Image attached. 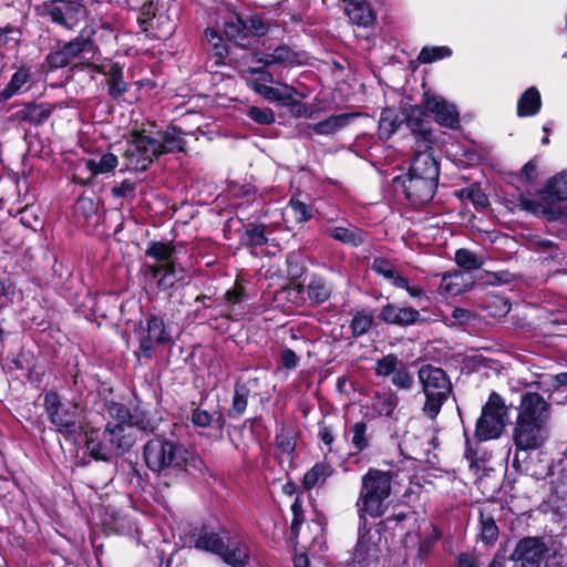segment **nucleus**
<instances>
[{
	"label": "nucleus",
	"instance_id": "nucleus-1",
	"mask_svg": "<svg viewBox=\"0 0 567 567\" xmlns=\"http://www.w3.org/2000/svg\"><path fill=\"white\" fill-rule=\"evenodd\" d=\"M440 178V164L430 152H416L406 173L395 176L392 184L401 189L409 204L420 209L434 198Z\"/></svg>",
	"mask_w": 567,
	"mask_h": 567
},
{
	"label": "nucleus",
	"instance_id": "nucleus-2",
	"mask_svg": "<svg viewBox=\"0 0 567 567\" xmlns=\"http://www.w3.org/2000/svg\"><path fill=\"white\" fill-rule=\"evenodd\" d=\"M143 460L146 467L159 476L167 473H187L188 467L200 470L202 458L195 456L179 440L157 434L143 446Z\"/></svg>",
	"mask_w": 567,
	"mask_h": 567
},
{
	"label": "nucleus",
	"instance_id": "nucleus-3",
	"mask_svg": "<svg viewBox=\"0 0 567 567\" xmlns=\"http://www.w3.org/2000/svg\"><path fill=\"white\" fill-rule=\"evenodd\" d=\"M398 472L369 467L361 476V484L355 501L359 520L377 519L389 509L388 499L392 494V485Z\"/></svg>",
	"mask_w": 567,
	"mask_h": 567
},
{
	"label": "nucleus",
	"instance_id": "nucleus-4",
	"mask_svg": "<svg viewBox=\"0 0 567 567\" xmlns=\"http://www.w3.org/2000/svg\"><path fill=\"white\" fill-rule=\"evenodd\" d=\"M96 32V25L87 23L80 30L76 37L70 40H54L44 56L43 66L45 70L48 72H56L65 68H70L72 71L79 70L81 62L78 63V59H82L86 54H91V58H94L100 53V47L94 40Z\"/></svg>",
	"mask_w": 567,
	"mask_h": 567
},
{
	"label": "nucleus",
	"instance_id": "nucleus-5",
	"mask_svg": "<svg viewBox=\"0 0 567 567\" xmlns=\"http://www.w3.org/2000/svg\"><path fill=\"white\" fill-rule=\"evenodd\" d=\"M417 377L425 395L422 411L429 419L435 420L452 393L450 378L442 368L432 364H423Z\"/></svg>",
	"mask_w": 567,
	"mask_h": 567
},
{
	"label": "nucleus",
	"instance_id": "nucleus-6",
	"mask_svg": "<svg viewBox=\"0 0 567 567\" xmlns=\"http://www.w3.org/2000/svg\"><path fill=\"white\" fill-rule=\"evenodd\" d=\"M515 453L512 466L519 473H528L529 452L539 450L547 440L546 424L517 420L513 427Z\"/></svg>",
	"mask_w": 567,
	"mask_h": 567
},
{
	"label": "nucleus",
	"instance_id": "nucleus-7",
	"mask_svg": "<svg viewBox=\"0 0 567 567\" xmlns=\"http://www.w3.org/2000/svg\"><path fill=\"white\" fill-rule=\"evenodd\" d=\"M509 406L504 398L492 391L483 404L481 414L475 423L474 439L478 441L498 440L508 423Z\"/></svg>",
	"mask_w": 567,
	"mask_h": 567
},
{
	"label": "nucleus",
	"instance_id": "nucleus-8",
	"mask_svg": "<svg viewBox=\"0 0 567 567\" xmlns=\"http://www.w3.org/2000/svg\"><path fill=\"white\" fill-rule=\"evenodd\" d=\"M37 12L52 24L68 31L75 30L89 16L83 0H47L37 8Z\"/></svg>",
	"mask_w": 567,
	"mask_h": 567
},
{
	"label": "nucleus",
	"instance_id": "nucleus-9",
	"mask_svg": "<svg viewBox=\"0 0 567 567\" xmlns=\"http://www.w3.org/2000/svg\"><path fill=\"white\" fill-rule=\"evenodd\" d=\"M138 339V349L136 355H141L146 360L155 357L156 347L172 346L174 340L167 330L164 317L157 313L145 315L144 320L138 323L136 330Z\"/></svg>",
	"mask_w": 567,
	"mask_h": 567
},
{
	"label": "nucleus",
	"instance_id": "nucleus-10",
	"mask_svg": "<svg viewBox=\"0 0 567 567\" xmlns=\"http://www.w3.org/2000/svg\"><path fill=\"white\" fill-rule=\"evenodd\" d=\"M43 406L51 425L66 439L79 432L81 426L76 404H62L60 394L55 390H49L43 395Z\"/></svg>",
	"mask_w": 567,
	"mask_h": 567
},
{
	"label": "nucleus",
	"instance_id": "nucleus-11",
	"mask_svg": "<svg viewBox=\"0 0 567 567\" xmlns=\"http://www.w3.org/2000/svg\"><path fill=\"white\" fill-rule=\"evenodd\" d=\"M513 567H561L557 557L548 556V548L542 537L520 538L511 556Z\"/></svg>",
	"mask_w": 567,
	"mask_h": 567
},
{
	"label": "nucleus",
	"instance_id": "nucleus-12",
	"mask_svg": "<svg viewBox=\"0 0 567 567\" xmlns=\"http://www.w3.org/2000/svg\"><path fill=\"white\" fill-rule=\"evenodd\" d=\"M125 168L120 172H145L151 165L159 158L155 138L145 135L143 132H134L132 140L127 142V147L123 154Z\"/></svg>",
	"mask_w": 567,
	"mask_h": 567
},
{
	"label": "nucleus",
	"instance_id": "nucleus-13",
	"mask_svg": "<svg viewBox=\"0 0 567 567\" xmlns=\"http://www.w3.org/2000/svg\"><path fill=\"white\" fill-rule=\"evenodd\" d=\"M186 539L190 547L217 556L230 540V532L220 523H202L186 534Z\"/></svg>",
	"mask_w": 567,
	"mask_h": 567
},
{
	"label": "nucleus",
	"instance_id": "nucleus-14",
	"mask_svg": "<svg viewBox=\"0 0 567 567\" xmlns=\"http://www.w3.org/2000/svg\"><path fill=\"white\" fill-rule=\"evenodd\" d=\"M254 61L265 66L295 68L308 64L309 55L303 50H293L288 44H279L276 48L265 47L254 53Z\"/></svg>",
	"mask_w": 567,
	"mask_h": 567
},
{
	"label": "nucleus",
	"instance_id": "nucleus-15",
	"mask_svg": "<svg viewBox=\"0 0 567 567\" xmlns=\"http://www.w3.org/2000/svg\"><path fill=\"white\" fill-rule=\"evenodd\" d=\"M423 106L440 126L449 130H458L461 127V117L456 105L450 103L442 95L425 91L423 93Z\"/></svg>",
	"mask_w": 567,
	"mask_h": 567
},
{
	"label": "nucleus",
	"instance_id": "nucleus-16",
	"mask_svg": "<svg viewBox=\"0 0 567 567\" xmlns=\"http://www.w3.org/2000/svg\"><path fill=\"white\" fill-rule=\"evenodd\" d=\"M371 532L368 520H359V536L352 555L354 567H379L380 547L372 540Z\"/></svg>",
	"mask_w": 567,
	"mask_h": 567
},
{
	"label": "nucleus",
	"instance_id": "nucleus-17",
	"mask_svg": "<svg viewBox=\"0 0 567 567\" xmlns=\"http://www.w3.org/2000/svg\"><path fill=\"white\" fill-rule=\"evenodd\" d=\"M403 114V122H405L412 134L420 137L426 150H432L435 138L432 128L429 126V121L426 120L430 115L423 106V99L420 104L405 106Z\"/></svg>",
	"mask_w": 567,
	"mask_h": 567
},
{
	"label": "nucleus",
	"instance_id": "nucleus-18",
	"mask_svg": "<svg viewBox=\"0 0 567 567\" xmlns=\"http://www.w3.org/2000/svg\"><path fill=\"white\" fill-rule=\"evenodd\" d=\"M550 405L538 392H524L520 396L517 420L544 423L549 420Z\"/></svg>",
	"mask_w": 567,
	"mask_h": 567
},
{
	"label": "nucleus",
	"instance_id": "nucleus-19",
	"mask_svg": "<svg viewBox=\"0 0 567 567\" xmlns=\"http://www.w3.org/2000/svg\"><path fill=\"white\" fill-rule=\"evenodd\" d=\"M378 318L385 324L400 328H408L425 321L417 309L408 306H399L392 302H388L381 307Z\"/></svg>",
	"mask_w": 567,
	"mask_h": 567
},
{
	"label": "nucleus",
	"instance_id": "nucleus-20",
	"mask_svg": "<svg viewBox=\"0 0 567 567\" xmlns=\"http://www.w3.org/2000/svg\"><path fill=\"white\" fill-rule=\"evenodd\" d=\"M33 84L32 69L22 64L16 69L6 86L0 90V104L28 92Z\"/></svg>",
	"mask_w": 567,
	"mask_h": 567
},
{
	"label": "nucleus",
	"instance_id": "nucleus-21",
	"mask_svg": "<svg viewBox=\"0 0 567 567\" xmlns=\"http://www.w3.org/2000/svg\"><path fill=\"white\" fill-rule=\"evenodd\" d=\"M256 385V378H249L247 380L238 378L235 381L231 405L227 410V416L229 419L238 420L244 415L248 406V400L251 396V390Z\"/></svg>",
	"mask_w": 567,
	"mask_h": 567
},
{
	"label": "nucleus",
	"instance_id": "nucleus-22",
	"mask_svg": "<svg viewBox=\"0 0 567 567\" xmlns=\"http://www.w3.org/2000/svg\"><path fill=\"white\" fill-rule=\"evenodd\" d=\"M103 435L120 454L128 452L136 442V436L128 424H112L109 422Z\"/></svg>",
	"mask_w": 567,
	"mask_h": 567
},
{
	"label": "nucleus",
	"instance_id": "nucleus-23",
	"mask_svg": "<svg viewBox=\"0 0 567 567\" xmlns=\"http://www.w3.org/2000/svg\"><path fill=\"white\" fill-rule=\"evenodd\" d=\"M465 436V450H464V458L468 464V470L477 475L481 471H484L486 464L489 462L492 455L485 447L482 446V443L485 441H478L477 439H470L466 431H464Z\"/></svg>",
	"mask_w": 567,
	"mask_h": 567
},
{
	"label": "nucleus",
	"instance_id": "nucleus-24",
	"mask_svg": "<svg viewBox=\"0 0 567 567\" xmlns=\"http://www.w3.org/2000/svg\"><path fill=\"white\" fill-rule=\"evenodd\" d=\"M182 127L171 124L162 134V140L155 138V147L159 157L169 153H186V141Z\"/></svg>",
	"mask_w": 567,
	"mask_h": 567
},
{
	"label": "nucleus",
	"instance_id": "nucleus-25",
	"mask_svg": "<svg viewBox=\"0 0 567 567\" xmlns=\"http://www.w3.org/2000/svg\"><path fill=\"white\" fill-rule=\"evenodd\" d=\"M538 195L543 202L553 205L567 200V174H555L546 182L544 188L538 190Z\"/></svg>",
	"mask_w": 567,
	"mask_h": 567
},
{
	"label": "nucleus",
	"instance_id": "nucleus-26",
	"mask_svg": "<svg viewBox=\"0 0 567 567\" xmlns=\"http://www.w3.org/2000/svg\"><path fill=\"white\" fill-rule=\"evenodd\" d=\"M286 277L298 293L305 291V285L299 279L306 274V258L300 250H292L286 255Z\"/></svg>",
	"mask_w": 567,
	"mask_h": 567
},
{
	"label": "nucleus",
	"instance_id": "nucleus-27",
	"mask_svg": "<svg viewBox=\"0 0 567 567\" xmlns=\"http://www.w3.org/2000/svg\"><path fill=\"white\" fill-rule=\"evenodd\" d=\"M344 2V12L350 21L358 27H371L377 16L365 0H342Z\"/></svg>",
	"mask_w": 567,
	"mask_h": 567
},
{
	"label": "nucleus",
	"instance_id": "nucleus-28",
	"mask_svg": "<svg viewBox=\"0 0 567 567\" xmlns=\"http://www.w3.org/2000/svg\"><path fill=\"white\" fill-rule=\"evenodd\" d=\"M360 115V112L332 114L318 123L311 124L310 128L317 135H331L350 125Z\"/></svg>",
	"mask_w": 567,
	"mask_h": 567
},
{
	"label": "nucleus",
	"instance_id": "nucleus-29",
	"mask_svg": "<svg viewBox=\"0 0 567 567\" xmlns=\"http://www.w3.org/2000/svg\"><path fill=\"white\" fill-rule=\"evenodd\" d=\"M53 105L37 104L34 102L25 104L22 109L14 113L16 120L24 122L30 125H43L52 115Z\"/></svg>",
	"mask_w": 567,
	"mask_h": 567
},
{
	"label": "nucleus",
	"instance_id": "nucleus-30",
	"mask_svg": "<svg viewBox=\"0 0 567 567\" xmlns=\"http://www.w3.org/2000/svg\"><path fill=\"white\" fill-rule=\"evenodd\" d=\"M520 206L535 216L544 217L547 221H557L565 216L564 209L558 205L547 204L540 199H528L520 196Z\"/></svg>",
	"mask_w": 567,
	"mask_h": 567
},
{
	"label": "nucleus",
	"instance_id": "nucleus-31",
	"mask_svg": "<svg viewBox=\"0 0 567 567\" xmlns=\"http://www.w3.org/2000/svg\"><path fill=\"white\" fill-rule=\"evenodd\" d=\"M128 90V84L124 80V65L118 61L112 62L107 69V94L118 101Z\"/></svg>",
	"mask_w": 567,
	"mask_h": 567
},
{
	"label": "nucleus",
	"instance_id": "nucleus-32",
	"mask_svg": "<svg viewBox=\"0 0 567 567\" xmlns=\"http://www.w3.org/2000/svg\"><path fill=\"white\" fill-rule=\"evenodd\" d=\"M542 96L536 86L526 89L517 101L516 114L518 117L535 116L540 112Z\"/></svg>",
	"mask_w": 567,
	"mask_h": 567
},
{
	"label": "nucleus",
	"instance_id": "nucleus-33",
	"mask_svg": "<svg viewBox=\"0 0 567 567\" xmlns=\"http://www.w3.org/2000/svg\"><path fill=\"white\" fill-rule=\"evenodd\" d=\"M229 567H247L249 565V550L247 546L240 542L231 544L230 540L217 555Z\"/></svg>",
	"mask_w": 567,
	"mask_h": 567
},
{
	"label": "nucleus",
	"instance_id": "nucleus-34",
	"mask_svg": "<svg viewBox=\"0 0 567 567\" xmlns=\"http://www.w3.org/2000/svg\"><path fill=\"white\" fill-rule=\"evenodd\" d=\"M336 473V468L326 460L317 462L311 468H309L302 478V488L305 491H311L317 485L322 486L328 477Z\"/></svg>",
	"mask_w": 567,
	"mask_h": 567
},
{
	"label": "nucleus",
	"instance_id": "nucleus-35",
	"mask_svg": "<svg viewBox=\"0 0 567 567\" xmlns=\"http://www.w3.org/2000/svg\"><path fill=\"white\" fill-rule=\"evenodd\" d=\"M267 226L262 223H248L240 235V244L247 248H258L268 244Z\"/></svg>",
	"mask_w": 567,
	"mask_h": 567
},
{
	"label": "nucleus",
	"instance_id": "nucleus-36",
	"mask_svg": "<svg viewBox=\"0 0 567 567\" xmlns=\"http://www.w3.org/2000/svg\"><path fill=\"white\" fill-rule=\"evenodd\" d=\"M324 234L336 241L354 248L361 246L364 241L362 230L358 228H347L342 226L327 227Z\"/></svg>",
	"mask_w": 567,
	"mask_h": 567
},
{
	"label": "nucleus",
	"instance_id": "nucleus-37",
	"mask_svg": "<svg viewBox=\"0 0 567 567\" xmlns=\"http://www.w3.org/2000/svg\"><path fill=\"white\" fill-rule=\"evenodd\" d=\"M271 68L261 64L260 66H251L247 70V84L254 92L258 93L269 84H280L269 71Z\"/></svg>",
	"mask_w": 567,
	"mask_h": 567
},
{
	"label": "nucleus",
	"instance_id": "nucleus-38",
	"mask_svg": "<svg viewBox=\"0 0 567 567\" xmlns=\"http://www.w3.org/2000/svg\"><path fill=\"white\" fill-rule=\"evenodd\" d=\"M287 210L295 224L303 225L313 218L315 207L305 203L300 198V194H293L287 204Z\"/></svg>",
	"mask_w": 567,
	"mask_h": 567
},
{
	"label": "nucleus",
	"instance_id": "nucleus-39",
	"mask_svg": "<svg viewBox=\"0 0 567 567\" xmlns=\"http://www.w3.org/2000/svg\"><path fill=\"white\" fill-rule=\"evenodd\" d=\"M480 538L485 545H494L499 537V528L493 514L486 509H480Z\"/></svg>",
	"mask_w": 567,
	"mask_h": 567
},
{
	"label": "nucleus",
	"instance_id": "nucleus-40",
	"mask_svg": "<svg viewBox=\"0 0 567 567\" xmlns=\"http://www.w3.org/2000/svg\"><path fill=\"white\" fill-rule=\"evenodd\" d=\"M281 86L282 89L267 85L266 87H262V90L257 94L262 96L268 102H276L282 106L286 104H298L297 100L293 97V93L296 92L293 86L288 84H281Z\"/></svg>",
	"mask_w": 567,
	"mask_h": 567
},
{
	"label": "nucleus",
	"instance_id": "nucleus-41",
	"mask_svg": "<svg viewBox=\"0 0 567 567\" xmlns=\"http://www.w3.org/2000/svg\"><path fill=\"white\" fill-rule=\"evenodd\" d=\"M349 432L352 434L351 446L354 449V454H360L370 447L373 436L364 420L355 422Z\"/></svg>",
	"mask_w": 567,
	"mask_h": 567
},
{
	"label": "nucleus",
	"instance_id": "nucleus-42",
	"mask_svg": "<svg viewBox=\"0 0 567 567\" xmlns=\"http://www.w3.org/2000/svg\"><path fill=\"white\" fill-rule=\"evenodd\" d=\"M331 286L321 276L315 275L311 277L307 286L308 298L316 305L326 302L331 297Z\"/></svg>",
	"mask_w": 567,
	"mask_h": 567
},
{
	"label": "nucleus",
	"instance_id": "nucleus-43",
	"mask_svg": "<svg viewBox=\"0 0 567 567\" xmlns=\"http://www.w3.org/2000/svg\"><path fill=\"white\" fill-rule=\"evenodd\" d=\"M371 270L389 280L394 287L402 286L404 284V276L401 275L396 270L395 266L384 257H375L372 261Z\"/></svg>",
	"mask_w": 567,
	"mask_h": 567
},
{
	"label": "nucleus",
	"instance_id": "nucleus-44",
	"mask_svg": "<svg viewBox=\"0 0 567 567\" xmlns=\"http://www.w3.org/2000/svg\"><path fill=\"white\" fill-rule=\"evenodd\" d=\"M224 33L229 41H233L238 47L246 48L250 44V41H247L245 23L240 14L236 13L231 20L224 23Z\"/></svg>",
	"mask_w": 567,
	"mask_h": 567
},
{
	"label": "nucleus",
	"instance_id": "nucleus-45",
	"mask_svg": "<svg viewBox=\"0 0 567 567\" xmlns=\"http://www.w3.org/2000/svg\"><path fill=\"white\" fill-rule=\"evenodd\" d=\"M176 252V245L173 241L152 240L145 249V256L156 262L171 260Z\"/></svg>",
	"mask_w": 567,
	"mask_h": 567
},
{
	"label": "nucleus",
	"instance_id": "nucleus-46",
	"mask_svg": "<svg viewBox=\"0 0 567 567\" xmlns=\"http://www.w3.org/2000/svg\"><path fill=\"white\" fill-rule=\"evenodd\" d=\"M403 118L393 109H384L379 121V136L381 140H389L402 125Z\"/></svg>",
	"mask_w": 567,
	"mask_h": 567
},
{
	"label": "nucleus",
	"instance_id": "nucleus-47",
	"mask_svg": "<svg viewBox=\"0 0 567 567\" xmlns=\"http://www.w3.org/2000/svg\"><path fill=\"white\" fill-rule=\"evenodd\" d=\"M374 326L373 315L370 311H357L349 324L351 337L357 339L367 334Z\"/></svg>",
	"mask_w": 567,
	"mask_h": 567
},
{
	"label": "nucleus",
	"instance_id": "nucleus-48",
	"mask_svg": "<svg viewBox=\"0 0 567 567\" xmlns=\"http://www.w3.org/2000/svg\"><path fill=\"white\" fill-rule=\"evenodd\" d=\"M117 164V156L110 152L103 154L99 161L94 158L85 159V166L91 172L92 177L114 171Z\"/></svg>",
	"mask_w": 567,
	"mask_h": 567
},
{
	"label": "nucleus",
	"instance_id": "nucleus-49",
	"mask_svg": "<svg viewBox=\"0 0 567 567\" xmlns=\"http://www.w3.org/2000/svg\"><path fill=\"white\" fill-rule=\"evenodd\" d=\"M243 21L245 23L247 41H249L250 37L261 38L266 35L270 29V24L258 13L243 17Z\"/></svg>",
	"mask_w": 567,
	"mask_h": 567
},
{
	"label": "nucleus",
	"instance_id": "nucleus-50",
	"mask_svg": "<svg viewBox=\"0 0 567 567\" xmlns=\"http://www.w3.org/2000/svg\"><path fill=\"white\" fill-rule=\"evenodd\" d=\"M74 215L83 218L84 223L90 224L97 215V204L91 197L80 196L73 206Z\"/></svg>",
	"mask_w": 567,
	"mask_h": 567
},
{
	"label": "nucleus",
	"instance_id": "nucleus-51",
	"mask_svg": "<svg viewBox=\"0 0 567 567\" xmlns=\"http://www.w3.org/2000/svg\"><path fill=\"white\" fill-rule=\"evenodd\" d=\"M442 532L439 526L431 524V530L426 533L419 542L417 557L423 560L432 551L435 544L441 539Z\"/></svg>",
	"mask_w": 567,
	"mask_h": 567
},
{
	"label": "nucleus",
	"instance_id": "nucleus-52",
	"mask_svg": "<svg viewBox=\"0 0 567 567\" xmlns=\"http://www.w3.org/2000/svg\"><path fill=\"white\" fill-rule=\"evenodd\" d=\"M275 445L285 454H293L297 446V435L285 425L277 432L275 436Z\"/></svg>",
	"mask_w": 567,
	"mask_h": 567
},
{
	"label": "nucleus",
	"instance_id": "nucleus-53",
	"mask_svg": "<svg viewBox=\"0 0 567 567\" xmlns=\"http://www.w3.org/2000/svg\"><path fill=\"white\" fill-rule=\"evenodd\" d=\"M399 398L395 393H388L384 395H377L375 402L373 403V410L380 416H386L393 419L394 410L398 406Z\"/></svg>",
	"mask_w": 567,
	"mask_h": 567
},
{
	"label": "nucleus",
	"instance_id": "nucleus-54",
	"mask_svg": "<svg viewBox=\"0 0 567 567\" xmlns=\"http://www.w3.org/2000/svg\"><path fill=\"white\" fill-rule=\"evenodd\" d=\"M452 49L445 45L442 47H423L417 55V61L422 64H430L435 61L450 58Z\"/></svg>",
	"mask_w": 567,
	"mask_h": 567
},
{
	"label": "nucleus",
	"instance_id": "nucleus-55",
	"mask_svg": "<svg viewBox=\"0 0 567 567\" xmlns=\"http://www.w3.org/2000/svg\"><path fill=\"white\" fill-rule=\"evenodd\" d=\"M104 405L110 417L117 422L116 424H128V421L132 420V411L125 404L106 400Z\"/></svg>",
	"mask_w": 567,
	"mask_h": 567
},
{
	"label": "nucleus",
	"instance_id": "nucleus-56",
	"mask_svg": "<svg viewBox=\"0 0 567 567\" xmlns=\"http://www.w3.org/2000/svg\"><path fill=\"white\" fill-rule=\"evenodd\" d=\"M291 513L292 519L290 525V540L295 542L299 537L300 527L305 522V511L302 501L299 497H296L293 503L291 504Z\"/></svg>",
	"mask_w": 567,
	"mask_h": 567
},
{
	"label": "nucleus",
	"instance_id": "nucleus-57",
	"mask_svg": "<svg viewBox=\"0 0 567 567\" xmlns=\"http://www.w3.org/2000/svg\"><path fill=\"white\" fill-rule=\"evenodd\" d=\"M158 11V6L153 0L144 2L140 8L137 23L142 31L147 32L153 24V20Z\"/></svg>",
	"mask_w": 567,
	"mask_h": 567
},
{
	"label": "nucleus",
	"instance_id": "nucleus-58",
	"mask_svg": "<svg viewBox=\"0 0 567 567\" xmlns=\"http://www.w3.org/2000/svg\"><path fill=\"white\" fill-rule=\"evenodd\" d=\"M401 361L394 353H389L377 360L374 372L377 377H391L396 372Z\"/></svg>",
	"mask_w": 567,
	"mask_h": 567
},
{
	"label": "nucleus",
	"instance_id": "nucleus-59",
	"mask_svg": "<svg viewBox=\"0 0 567 567\" xmlns=\"http://www.w3.org/2000/svg\"><path fill=\"white\" fill-rule=\"evenodd\" d=\"M128 425L132 427H136L146 433H153L156 429V425L148 416L147 412L141 410L138 406H135L132 411V420L128 421Z\"/></svg>",
	"mask_w": 567,
	"mask_h": 567
},
{
	"label": "nucleus",
	"instance_id": "nucleus-60",
	"mask_svg": "<svg viewBox=\"0 0 567 567\" xmlns=\"http://www.w3.org/2000/svg\"><path fill=\"white\" fill-rule=\"evenodd\" d=\"M246 115L259 125H271L276 122L275 112L270 107L249 106Z\"/></svg>",
	"mask_w": 567,
	"mask_h": 567
},
{
	"label": "nucleus",
	"instance_id": "nucleus-61",
	"mask_svg": "<svg viewBox=\"0 0 567 567\" xmlns=\"http://www.w3.org/2000/svg\"><path fill=\"white\" fill-rule=\"evenodd\" d=\"M455 262L465 270H476L482 266L480 258L471 250L460 248L455 251Z\"/></svg>",
	"mask_w": 567,
	"mask_h": 567
},
{
	"label": "nucleus",
	"instance_id": "nucleus-62",
	"mask_svg": "<svg viewBox=\"0 0 567 567\" xmlns=\"http://www.w3.org/2000/svg\"><path fill=\"white\" fill-rule=\"evenodd\" d=\"M224 299L228 306L241 303L247 299V292L243 279L237 278L235 280L233 287L225 292Z\"/></svg>",
	"mask_w": 567,
	"mask_h": 567
},
{
	"label": "nucleus",
	"instance_id": "nucleus-63",
	"mask_svg": "<svg viewBox=\"0 0 567 567\" xmlns=\"http://www.w3.org/2000/svg\"><path fill=\"white\" fill-rule=\"evenodd\" d=\"M391 382L398 389L410 390L412 388L413 375L403 362L399 364L396 372L391 375Z\"/></svg>",
	"mask_w": 567,
	"mask_h": 567
},
{
	"label": "nucleus",
	"instance_id": "nucleus-64",
	"mask_svg": "<svg viewBox=\"0 0 567 567\" xmlns=\"http://www.w3.org/2000/svg\"><path fill=\"white\" fill-rule=\"evenodd\" d=\"M138 181L125 178L118 185H114L111 188V195L114 198H131L135 197V190L137 188Z\"/></svg>",
	"mask_w": 567,
	"mask_h": 567
}]
</instances>
